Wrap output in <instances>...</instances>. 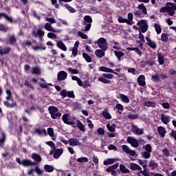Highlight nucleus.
Instances as JSON below:
<instances>
[{"label":"nucleus","instance_id":"1","mask_svg":"<svg viewBox=\"0 0 176 176\" xmlns=\"http://www.w3.org/2000/svg\"><path fill=\"white\" fill-rule=\"evenodd\" d=\"M31 157L34 162L28 159L21 160L20 157H16V162L18 163V164H19V166H23V167H34V166H36L38 164V163L42 162L41 155L36 154V153H33L31 155Z\"/></svg>","mask_w":176,"mask_h":176},{"label":"nucleus","instance_id":"2","mask_svg":"<svg viewBox=\"0 0 176 176\" xmlns=\"http://www.w3.org/2000/svg\"><path fill=\"white\" fill-rule=\"evenodd\" d=\"M176 4L173 2H168L166 3V6L162 8L160 10L161 13H168L169 16H174L175 14Z\"/></svg>","mask_w":176,"mask_h":176},{"label":"nucleus","instance_id":"3","mask_svg":"<svg viewBox=\"0 0 176 176\" xmlns=\"http://www.w3.org/2000/svg\"><path fill=\"white\" fill-rule=\"evenodd\" d=\"M138 10L135 11L134 16L136 17H144V16L148 14V11L146 10V7L145 4L141 3L138 6Z\"/></svg>","mask_w":176,"mask_h":176},{"label":"nucleus","instance_id":"4","mask_svg":"<svg viewBox=\"0 0 176 176\" xmlns=\"http://www.w3.org/2000/svg\"><path fill=\"white\" fill-rule=\"evenodd\" d=\"M48 111L52 119H58V118H61V113L58 112V109L57 107L50 106L48 108Z\"/></svg>","mask_w":176,"mask_h":176},{"label":"nucleus","instance_id":"5","mask_svg":"<svg viewBox=\"0 0 176 176\" xmlns=\"http://www.w3.org/2000/svg\"><path fill=\"white\" fill-rule=\"evenodd\" d=\"M84 20L83 25H85V27L82 28V31H89L90 28H91L93 19H91V16L87 15L84 17Z\"/></svg>","mask_w":176,"mask_h":176},{"label":"nucleus","instance_id":"6","mask_svg":"<svg viewBox=\"0 0 176 176\" xmlns=\"http://www.w3.org/2000/svg\"><path fill=\"white\" fill-rule=\"evenodd\" d=\"M97 43L98 47L105 52L108 49V43H107V39L101 37L97 40L96 42Z\"/></svg>","mask_w":176,"mask_h":176},{"label":"nucleus","instance_id":"7","mask_svg":"<svg viewBox=\"0 0 176 176\" xmlns=\"http://www.w3.org/2000/svg\"><path fill=\"white\" fill-rule=\"evenodd\" d=\"M137 25H138L139 28H140L142 32L144 33L148 31V23L146 20H141L137 23Z\"/></svg>","mask_w":176,"mask_h":176},{"label":"nucleus","instance_id":"8","mask_svg":"<svg viewBox=\"0 0 176 176\" xmlns=\"http://www.w3.org/2000/svg\"><path fill=\"white\" fill-rule=\"evenodd\" d=\"M43 35H45V32L42 31L41 29H38L36 31L34 30L32 32V36L34 38H38L40 39V42L43 41Z\"/></svg>","mask_w":176,"mask_h":176},{"label":"nucleus","instance_id":"9","mask_svg":"<svg viewBox=\"0 0 176 176\" xmlns=\"http://www.w3.org/2000/svg\"><path fill=\"white\" fill-rule=\"evenodd\" d=\"M69 145H70V146H82V142L79 141V139L72 138L69 139Z\"/></svg>","mask_w":176,"mask_h":176},{"label":"nucleus","instance_id":"10","mask_svg":"<svg viewBox=\"0 0 176 176\" xmlns=\"http://www.w3.org/2000/svg\"><path fill=\"white\" fill-rule=\"evenodd\" d=\"M131 129L135 135H142L144 134V129H140L136 125H133Z\"/></svg>","mask_w":176,"mask_h":176},{"label":"nucleus","instance_id":"11","mask_svg":"<svg viewBox=\"0 0 176 176\" xmlns=\"http://www.w3.org/2000/svg\"><path fill=\"white\" fill-rule=\"evenodd\" d=\"M126 141L128 144H130L133 148H138V141L135 138L128 137Z\"/></svg>","mask_w":176,"mask_h":176},{"label":"nucleus","instance_id":"12","mask_svg":"<svg viewBox=\"0 0 176 176\" xmlns=\"http://www.w3.org/2000/svg\"><path fill=\"white\" fill-rule=\"evenodd\" d=\"M62 119L66 124H69L70 126H73V124H75V122L71 120V118H69V115L68 114H64L62 117Z\"/></svg>","mask_w":176,"mask_h":176},{"label":"nucleus","instance_id":"13","mask_svg":"<svg viewBox=\"0 0 176 176\" xmlns=\"http://www.w3.org/2000/svg\"><path fill=\"white\" fill-rule=\"evenodd\" d=\"M122 148L124 152H125L126 155H130V156H134L136 153L135 151L130 149V148H129L127 145H122Z\"/></svg>","mask_w":176,"mask_h":176},{"label":"nucleus","instance_id":"14","mask_svg":"<svg viewBox=\"0 0 176 176\" xmlns=\"http://www.w3.org/2000/svg\"><path fill=\"white\" fill-rule=\"evenodd\" d=\"M67 76H68V74H67V72L64 71H60L58 73L57 80L61 82L62 80H65Z\"/></svg>","mask_w":176,"mask_h":176},{"label":"nucleus","instance_id":"15","mask_svg":"<svg viewBox=\"0 0 176 176\" xmlns=\"http://www.w3.org/2000/svg\"><path fill=\"white\" fill-rule=\"evenodd\" d=\"M45 29L47 30V31H50L51 32H61V30H56L53 26H52L51 23H47L45 24Z\"/></svg>","mask_w":176,"mask_h":176},{"label":"nucleus","instance_id":"16","mask_svg":"<svg viewBox=\"0 0 176 176\" xmlns=\"http://www.w3.org/2000/svg\"><path fill=\"white\" fill-rule=\"evenodd\" d=\"M117 98H118V100H120L122 102H124L125 104H129V102H130V98H129L127 96L123 94H120L119 95H118Z\"/></svg>","mask_w":176,"mask_h":176},{"label":"nucleus","instance_id":"17","mask_svg":"<svg viewBox=\"0 0 176 176\" xmlns=\"http://www.w3.org/2000/svg\"><path fill=\"white\" fill-rule=\"evenodd\" d=\"M146 41L147 42L148 46L151 47V49H156V47H157V44L156 42L152 41L149 36L146 37Z\"/></svg>","mask_w":176,"mask_h":176},{"label":"nucleus","instance_id":"18","mask_svg":"<svg viewBox=\"0 0 176 176\" xmlns=\"http://www.w3.org/2000/svg\"><path fill=\"white\" fill-rule=\"evenodd\" d=\"M170 120H171V118L169 116H167L164 113L161 114V121L164 124H167L168 123H170Z\"/></svg>","mask_w":176,"mask_h":176},{"label":"nucleus","instance_id":"19","mask_svg":"<svg viewBox=\"0 0 176 176\" xmlns=\"http://www.w3.org/2000/svg\"><path fill=\"white\" fill-rule=\"evenodd\" d=\"M45 144L47 145V146L51 148L52 151L50 152L49 156H52V155H53L54 153V151H56V144H54V142L52 141L46 142Z\"/></svg>","mask_w":176,"mask_h":176},{"label":"nucleus","instance_id":"20","mask_svg":"<svg viewBox=\"0 0 176 176\" xmlns=\"http://www.w3.org/2000/svg\"><path fill=\"white\" fill-rule=\"evenodd\" d=\"M5 141H6V134H5V132H0V146L1 148H3V146L5 145Z\"/></svg>","mask_w":176,"mask_h":176},{"label":"nucleus","instance_id":"21","mask_svg":"<svg viewBox=\"0 0 176 176\" xmlns=\"http://www.w3.org/2000/svg\"><path fill=\"white\" fill-rule=\"evenodd\" d=\"M64 153V149L63 148H58L56 150H54V159H58L61 155Z\"/></svg>","mask_w":176,"mask_h":176},{"label":"nucleus","instance_id":"22","mask_svg":"<svg viewBox=\"0 0 176 176\" xmlns=\"http://www.w3.org/2000/svg\"><path fill=\"white\" fill-rule=\"evenodd\" d=\"M32 75H41L42 74V70L38 66L33 67L31 71Z\"/></svg>","mask_w":176,"mask_h":176},{"label":"nucleus","instance_id":"23","mask_svg":"<svg viewBox=\"0 0 176 176\" xmlns=\"http://www.w3.org/2000/svg\"><path fill=\"white\" fill-rule=\"evenodd\" d=\"M130 168H131V170H133V171H135V170L142 171V168L141 166H140V165H138L135 163H131Z\"/></svg>","mask_w":176,"mask_h":176},{"label":"nucleus","instance_id":"24","mask_svg":"<svg viewBox=\"0 0 176 176\" xmlns=\"http://www.w3.org/2000/svg\"><path fill=\"white\" fill-rule=\"evenodd\" d=\"M100 71H102V72H109V74H114V75H118L117 72H115L113 69H109L107 67H99Z\"/></svg>","mask_w":176,"mask_h":176},{"label":"nucleus","instance_id":"25","mask_svg":"<svg viewBox=\"0 0 176 176\" xmlns=\"http://www.w3.org/2000/svg\"><path fill=\"white\" fill-rule=\"evenodd\" d=\"M148 167H150L151 170H155V168H157V167H159V164L155 162V160H151L148 162Z\"/></svg>","mask_w":176,"mask_h":176},{"label":"nucleus","instance_id":"26","mask_svg":"<svg viewBox=\"0 0 176 176\" xmlns=\"http://www.w3.org/2000/svg\"><path fill=\"white\" fill-rule=\"evenodd\" d=\"M78 129H79L80 131H82V133H86V126L80 120H77V126Z\"/></svg>","mask_w":176,"mask_h":176},{"label":"nucleus","instance_id":"27","mask_svg":"<svg viewBox=\"0 0 176 176\" xmlns=\"http://www.w3.org/2000/svg\"><path fill=\"white\" fill-rule=\"evenodd\" d=\"M16 42H17V38H16V36L14 34L10 35L8 37V43L11 45H16Z\"/></svg>","mask_w":176,"mask_h":176},{"label":"nucleus","instance_id":"28","mask_svg":"<svg viewBox=\"0 0 176 176\" xmlns=\"http://www.w3.org/2000/svg\"><path fill=\"white\" fill-rule=\"evenodd\" d=\"M138 83H139L140 86H145L146 85V82H145V76L140 75L138 78Z\"/></svg>","mask_w":176,"mask_h":176},{"label":"nucleus","instance_id":"29","mask_svg":"<svg viewBox=\"0 0 176 176\" xmlns=\"http://www.w3.org/2000/svg\"><path fill=\"white\" fill-rule=\"evenodd\" d=\"M2 17L6 19V20H7V21H9V23H13V19H12V17H10L9 16H8V14L3 12H0V20L1 19H2Z\"/></svg>","mask_w":176,"mask_h":176},{"label":"nucleus","instance_id":"30","mask_svg":"<svg viewBox=\"0 0 176 176\" xmlns=\"http://www.w3.org/2000/svg\"><path fill=\"white\" fill-rule=\"evenodd\" d=\"M78 47H79V41H76L74 46L72 49V54L74 55V57L76 56H77V54H78Z\"/></svg>","mask_w":176,"mask_h":176},{"label":"nucleus","instance_id":"31","mask_svg":"<svg viewBox=\"0 0 176 176\" xmlns=\"http://www.w3.org/2000/svg\"><path fill=\"white\" fill-rule=\"evenodd\" d=\"M56 45L59 47V49H60V50H63V52H67V46H65V44H64L62 41H57Z\"/></svg>","mask_w":176,"mask_h":176},{"label":"nucleus","instance_id":"32","mask_svg":"<svg viewBox=\"0 0 176 176\" xmlns=\"http://www.w3.org/2000/svg\"><path fill=\"white\" fill-rule=\"evenodd\" d=\"M115 56L117 57L118 61H122V57L124 56V53L123 52H118L113 51Z\"/></svg>","mask_w":176,"mask_h":176},{"label":"nucleus","instance_id":"33","mask_svg":"<svg viewBox=\"0 0 176 176\" xmlns=\"http://www.w3.org/2000/svg\"><path fill=\"white\" fill-rule=\"evenodd\" d=\"M157 131L161 137L163 138V137H164V135H166V128H164L163 126H158Z\"/></svg>","mask_w":176,"mask_h":176},{"label":"nucleus","instance_id":"34","mask_svg":"<svg viewBox=\"0 0 176 176\" xmlns=\"http://www.w3.org/2000/svg\"><path fill=\"white\" fill-rule=\"evenodd\" d=\"M115 162H116V160L114 158H108L106 160H104L103 162V164H104V166H108L109 164H113V163H115Z\"/></svg>","mask_w":176,"mask_h":176},{"label":"nucleus","instance_id":"35","mask_svg":"<svg viewBox=\"0 0 176 176\" xmlns=\"http://www.w3.org/2000/svg\"><path fill=\"white\" fill-rule=\"evenodd\" d=\"M95 54L96 56H97V57L101 58L102 57H104V56H105V52H104V50H96L95 51Z\"/></svg>","mask_w":176,"mask_h":176},{"label":"nucleus","instance_id":"36","mask_svg":"<svg viewBox=\"0 0 176 176\" xmlns=\"http://www.w3.org/2000/svg\"><path fill=\"white\" fill-rule=\"evenodd\" d=\"M6 93L7 94L6 100H7V101H13V96H12V92L9 89H6Z\"/></svg>","mask_w":176,"mask_h":176},{"label":"nucleus","instance_id":"37","mask_svg":"<svg viewBox=\"0 0 176 176\" xmlns=\"http://www.w3.org/2000/svg\"><path fill=\"white\" fill-rule=\"evenodd\" d=\"M0 31L6 33L10 31V28L3 25V23H0Z\"/></svg>","mask_w":176,"mask_h":176},{"label":"nucleus","instance_id":"38","mask_svg":"<svg viewBox=\"0 0 176 176\" xmlns=\"http://www.w3.org/2000/svg\"><path fill=\"white\" fill-rule=\"evenodd\" d=\"M151 153L148 151H142L140 155L143 159H151Z\"/></svg>","mask_w":176,"mask_h":176},{"label":"nucleus","instance_id":"39","mask_svg":"<svg viewBox=\"0 0 176 176\" xmlns=\"http://www.w3.org/2000/svg\"><path fill=\"white\" fill-rule=\"evenodd\" d=\"M102 115L104 119H112V116H111V113H109V111H108V110L103 111Z\"/></svg>","mask_w":176,"mask_h":176},{"label":"nucleus","instance_id":"40","mask_svg":"<svg viewBox=\"0 0 176 176\" xmlns=\"http://www.w3.org/2000/svg\"><path fill=\"white\" fill-rule=\"evenodd\" d=\"M120 170L121 173H123V174H127L130 173V170L127 169V168H126V166H124L123 164L120 165Z\"/></svg>","mask_w":176,"mask_h":176},{"label":"nucleus","instance_id":"41","mask_svg":"<svg viewBox=\"0 0 176 176\" xmlns=\"http://www.w3.org/2000/svg\"><path fill=\"white\" fill-rule=\"evenodd\" d=\"M12 52V48L10 47H7L6 48L1 49V55L3 54H8V53H10Z\"/></svg>","mask_w":176,"mask_h":176},{"label":"nucleus","instance_id":"42","mask_svg":"<svg viewBox=\"0 0 176 176\" xmlns=\"http://www.w3.org/2000/svg\"><path fill=\"white\" fill-rule=\"evenodd\" d=\"M98 80L99 82H102V83H104L105 85H109V83H111V80L107 79L105 77H99L98 78Z\"/></svg>","mask_w":176,"mask_h":176},{"label":"nucleus","instance_id":"43","mask_svg":"<svg viewBox=\"0 0 176 176\" xmlns=\"http://www.w3.org/2000/svg\"><path fill=\"white\" fill-rule=\"evenodd\" d=\"M118 167H119V164L116 163L115 164H113L111 166H110L109 167H108L106 170L107 173H111V171L112 170H116V168H118Z\"/></svg>","mask_w":176,"mask_h":176},{"label":"nucleus","instance_id":"44","mask_svg":"<svg viewBox=\"0 0 176 176\" xmlns=\"http://www.w3.org/2000/svg\"><path fill=\"white\" fill-rule=\"evenodd\" d=\"M107 127L109 130V131H110L111 133H115V131H116V126H115V124H112L111 125L109 124H107Z\"/></svg>","mask_w":176,"mask_h":176},{"label":"nucleus","instance_id":"45","mask_svg":"<svg viewBox=\"0 0 176 176\" xmlns=\"http://www.w3.org/2000/svg\"><path fill=\"white\" fill-rule=\"evenodd\" d=\"M3 104H4L5 107H6L7 108H14V107H17V103H16V102L10 104L9 102L5 101L3 102Z\"/></svg>","mask_w":176,"mask_h":176},{"label":"nucleus","instance_id":"46","mask_svg":"<svg viewBox=\"0 0 176 176\" xmlns=\"http://www.w3.org/2000/svg\"><path fill=\"white\" fill-rule=\"evenodd\" d=\"M138 163L140 164V166H142L143 167V168H146V164H145L146 163L148 162V160H140L138 159Z\"/></svg>","mask_w":176,"mask_h":176},{"label":"nucleus","instance_id":"47","mask_svg":"<svg viewBox=\"0 0 176 176\" xmlns=\"http://www.w3.org/2000/svg\"><path fill=\"white\" fill-rule=\"evenodd\" d=\"M34 171L38 175H42L43 174V171L39 168V164L34 165Z\"/></svg>","mask_w":176,"mask_h":176},{"label":"nucleus","instance_id":"48","mask_svg":"<svg viewBox=\"0 0 176 176\" xmlns=\"http://www.w3.org/2000/svg\"><path fill=\"white\" fill-rule=\"evenodd\" d=\"M45 170L47 173H53L54 171V167L52 165H45Z\"/></svg>","mask_w":176,"mask_h":176},{"label":"nucleus","instance_id":"49","mask_svg":"<svg viewBox=\"0 0 176 176\" xmlns=\"http://www.w3.org/2000/svg\"><path fill=\"white\" fill-rule=\"evenodd\" d=\"M143 149H144V151L146 152L152 153V146H151V144H146L145 146H143Z\"/></svg>","mask_w":176,"mask_h":176},{"label":"nucleus","instance_id":"50","mask_svg":"<svg viewBox=\"0 0 176 176\" xmlns=\"http://www.w3.org/2000/svg\"><path fill=\"white\" fill-rule=\"evenodd\" d=\"M82 57L87 61V63H91V57L86 53H82Z\"/></svg>","mask_w":176,"mask_h":176},{"label":"nucleus","instance_id":"51","mask_svg":"<svg viewBox=\"0 0 176 176\" xmlns=\"http://www.w3.org/2000/svg\"><path fill=\"white\" fill-rule=\"evenodd\" d=\"M161 41L162 42H167V41H168V34L166 33H162L161 34Z\"/></svg>","mask_w":176,"mask_h":176},{"label":"nucleus","instance_id":"52","mask_svg":"<svg viewBox=\"0 0 176 176\" xmlns=\"http://www.w3.org/2000/svg\"><path fill=\"white\" fill-rule=\"evenodd\" d=\"M146 107H151V108H155L156 107V103L154 102L147 101L144 103Z\"/></svg>","mask_w":176,"mask_h":176},{"label":"nucleus","instance_id":"53","mask_svg":"<svg viewBox=\"0 0 176 176\" xmlns=\"http://www.w3.org/2000/svg\"><path fill=\"white\" fill-rule=\"evenodd\" d=\"M77 162L78 163H87V162H89V159L86 157H80L77 159Z\"/></svg>","mask_w":176,"mask_h":176},{"label":"nucleus","instance_id":"54","mask_svg":"<svg viewBox=\"0 0 176 176\" xmlns=\"http://www.w3.org/2000/svg\"><path fill=\"white\" fill-rule=\"evenodd\" d=\"M65 8H66V9H67V10L70 12V13H75V12H76V10H75L74 8L71 7L68 4H65Z\"/></svg>","mask_w":176,"mask_h":176},{"label":"nucleus","instance_id":"55","mask_svg":"<svg viewBox=\"0 0 176 176\" xmlns=\"http://www.w3.org/2000/svg\"><path fill=\"white\" fill-rule=\"evenodd\" d=\"M154 27L155 28V31L157 34H160L162 32V27H160V25L157 23H155Z\"/></svg>","mask_w":176,"mask_h":176},{"label":"nucleus","instance_id":"56","mask_svg":"<svg viewBox=\"0 0 176 176\" xmlns=\"http://www.w3.org/2000/svg\"><path fill=\"white\" fill-rule=\"evenodd\" d=\"M34 133H36L37 135H43V134H45V129L42 130L39 129H36Z\"/></svg>","mask_w":176,"mask_h":176},{"label":"nucleus","instance_id":"57","mask_svg":"<svg viewBox=\"0 0 176 176\" xmlns=\"http://www.w3.org/2000/svg\"><path fill=\"white\" fill-rule=\"evenodd\" d=\"M133 13L129 12L128 14V21H129V23L128 24L129 25H131L133 24Z\"/></svg>","mask_w":176,"mask_h":176},{"label":"nucleus","instance_id":"58","mask_svg":"<svg viewBox=\"0 0 176 176\" xmlns=\"http://www.w3.org/2000/svg\"><path fill=\"white\" fill-rule=\"evenodd\" d=\"M158 61L160 65H163V64H164V57H163L162 54L158 55Z\"/></svg>","mask_w":176,"mask_h":176},{"label":"nucleus","instance_id":"59","mask_svg":"<svg viewBox=\"0 0 176 176\" xmlns=\"http://www.w3.org/2000/svg\"><path fill=\"white\" fill-rule=\"evenodd\" d=\"M118 20L119 23H126V24H130V21H129V19H124L121 16L118 17Z\"/></svg>","mask_w":176,"mask_h":176},{"label":"nucleus","instance_id":"60","mask_svg":"<svg viewBox=\"0 0 176 176\" xmlns=\"http://www.w3.org/2000/svg\"><path fill=\"white\" fill-rule=\"evenodd\" d=\"M47 134L50 135V137H54V130L53 128H48L47 130Z\"/></svg>","mask_w":176,"mask_h":176},{"label":"nucleus","instance_id":"61","mask_svg":"<svg viewBox=\"0 0 176 176\" xmlns=\"http://www.w3.org/2000/svg\"><path fill=\"white\" fill-rule=\"evenodd\" d=\"M47 37L51 39H57V35L53 32H49L47 34Z\"/></svg>","mask_w":176,"mask_h":176},{"label":"nucleus","instance_id":"62","mask_svg":"<svg viewBox=\"0 0 176 176\" xmlns=\"http://www.w3.org/2000/svg\"><path fill=\"white\" fill-rule=\"evenodd\" d=\"M103 78H105L106 79H113V74H102Z\"/></svg>","mask_w":176,"mask_h":176},{"label":"nucleus","instance_id":"63","mask_svg":"<svg viewBox=\"0 0 176 176\" xmlns=\"http://www.w3.org/2000/svg\"><path fill=\"white\" fill-rule=\"evenodd\" d=\"M46 21H48V23H50V24H54L56 23V19H54V17H52V18H46L45 19Z\"/></svg>","mask_w":176,"mask_h":176},{"label":"nucleus","instance_id":"64","mask_svg":"<svg viewBox=\"0 0 176 176\" xmlns=\"http://www.w3.org/2000/svg\"><path fill=\"white\" fill-rule=\"evenodd\" d=\"M78 35L82 38V39H87L88 36L87 34H84L83 32L79 31Z\"/></svg>","mask_w":176,"mask_h":176}]
</instances>
